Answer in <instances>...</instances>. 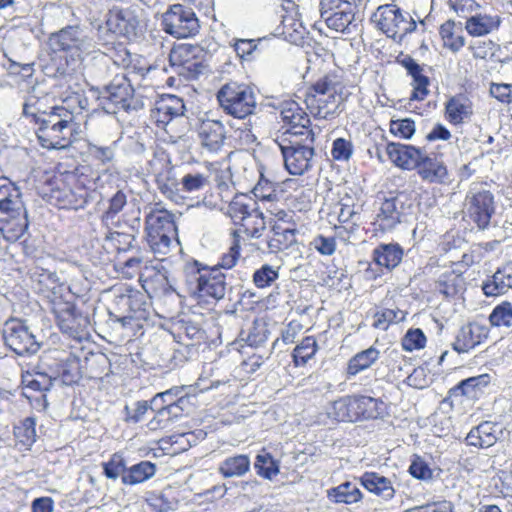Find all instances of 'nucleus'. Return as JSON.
Returning a JSON list of instances; mask_svg holds the SVG:
<instances>
[{"label": "nucleus", "mask_w": 512, "mask_h": 512, "mask_svg": "<svg viewBox=\"0 0 512 512\" xmlns=\"http://www.w3.org/2000/svg\"><path fill=\"white\" fill-rule=\"evenodd\" d=\"M49 45L54 55L44 67V73L53 78L72 75L87 56L97 51L92 30L80 22L68 24L52 33Z\"/></svg>", "instance_id": "nucleus-1"}, {"label": "nucleus", "mask_w": 512, "mask_h": 512, "mask_svg": "<svg viewBox=\"0 0 512 512\" xmlns=\"http://www.w3.org/2000/svg\"><path fill=\"white\" fill-rule=\"evenodd\" d=\"M73 113L63 106L51 107L36 123L37 138L47 149H65L72 143L74 131Z\"/></svg>", "instance_id": "nucleus-2"}, {"label": "nucleus", "mask_w": 512, "mask_h": 512, "mask_svg": "<svg viewBox=\"0 0 512 512\" xmlns=\"http://www.w3.org/2000/svg\"><path fill=\"white\" fill-rule=\"evenodd\" d=\"M291 135H278L275 143L281 151L286 170L291 175H302L313 166L315 132L312 138L301 132H292Z\"/></svg>", "instance_id": "nucleus-3"}, {"label": "nucleus", "mask_w": 512, "mask_h": 512, "mask_svg": "<svg viewBox=\"0 0 512 512\" xmlns=\"http://www.w3.org/2000/svg\"><path fill=\"white\" fill-rule=\"evenodd\" d=\"M340 82L335 75H325L316 81L307 91L305 104L316 118L328 119L337 113L341 96Z\"/></svg>", "instance_id": "nucleus-4"}, {"label": "nucleus", "mask_w": 512, "mask_h": 512, "mask_svg": "<svg viewBox=\"0 0 512 512\" xmlns=\"http://www.w3.org/2000/svg\"><path fill=\"white\" fill-rule=\"evenodd\" d=\"M220 107L228 115L245 119L256 109V95L252 87L245 83L230 81L217 92Z\"/></svg>", "instance_id": "nucleus-5"}, {"label": "nucleus", "mask_w": 512, "mask_h": 512, "mask_svg": "<svg viewBox=\"0 0 512 512\" xmlns=\"http://www.w3.org/2000/svg\"><path fill=\"white\" fill-rule=\"evenodd\" d=\"M4 345L17 356L35 355L42 346L36 329L27 320L11 318L2 329Z\"/></svg>", "instance_id": "nucleus-6"}, {"label": "nucleus", "mask_w": 512, "mask_h": 512, "mask_svg": "<svg viewBox=\"0 0 512 512\" xmlns=\"http://www.w3.org/2000/svg\"><path fill=\"white\" fill-rule=\"evenodd\" d=\"M147 242L155 254L166 255L177 228L174 215L165 209L152 210L145 219Z\"/></svg>", "instance_id": "nucleus-7"}, {"label": "nucleus", "mask_w": 512, "mask_h": 512, "mask_svg": "<svg viewBox=\"0 0 512 512\" xmlns=\"http://www.w3.org/2000/svg\"><path fill=\"white\" fill-rule=\"evenodd\" d=\"M372 21L379 30L396 42H401L407 34L415 31L417 27L416 21L410 14L403 12L395 4L379 6L372 15Z\"/></svg>", "instance_id": "nucleus-8"}, {"label": "nucleus", "mask_w": 512, "mask_h": 512, "mask_svg": "<svg viewBox=\"0 0 512 512\" xmlns=\"http://www.w3.org/2000/svg\"><path fill=\"white\" fill-rule=\"evenodd\" d=\"M466 214L480 230L487 229L496 212L494 195L486 184L472 183L465 198Z\"/></svg>", "instance_id": "nucleus-9"}, {"label": "nucleus", "mask_w": 512, "mask_h": 512, "mask_svg": "<svg viewBox=\"0 0 512 512\" xmlns=\"http://www.w3.org/2000/svg\"><path fill=\"white\" fill-rule=\"evenodd\" d=\"M101 103L107 111L123 109L136 110L138 101L134 99V89L125 75H116L100 93Z\"/></svg>", "instance_id": "nucleus-10"}, {"label": "nucleus", "mask_w": 512, "mask_h": 512, "mask_svg": "<svg viewBox=\"0 0 512 512\" xmlns=\"http://www.w3.org/2000/svg\"><path fill=\"white\" fill-rule=\"evenodd\" d=\"M105 23L106 36L98 37L99 43L103 46L113 43L112 34H118L127 39H134L138 35L139 20L135 11L130 8L112 7L106 15Z\"/></svg>", "instance_id": "nucleus-11"}, {"label": "nucleus", "mask_w": 512, "mask_h": 512, "mask_svg": "<svg viewBox=\"0 0 512 512\" xmlns=\"http://www.w3.org/2000/svg\"><path fill=\"white\" fill-rule=\"evenodd\" d=\"M163 29L175 38H188L195 36L200 28L198 18L191 8L182 4L172 5L163 14Z\"/></svg>", "instance_id": "nucleus-12"}, {"label": "nucleus", "mask_w": 512, "mask_h": 512, "mask_svg": "<svg viewBox=\"0 0 512 512\" xmlns=\"http://www.w3.org/2000/svg\"><path fill=\"white\" fill-rule=\"evenodd\" d=\"M198 277L195 294L206 302L224 298L227 290L226 275L217 266L197 269Z\"/></svg>", "instance_id": "nucleus-13"}, {"label": "nucleus", "mask_w": 512, "mask_h": 512, "mask_svg": "<svg viewBox=\"0 0 512 512\" xmlns=\"http://www.w3.org/2000/svg\"><path fill=\"white\" fill-rule=\"evenodd\" d=\"M201 147L208 153H218L224 145L226 130L219 120H202L197 128Z\"/></svg>", "instance_id": "nucleus-14"}, {"label": "nucleus", "mask_w": 512, "mask_h": 512, "mask_svg": "<svg viewBox=\"0 0 512 512\" xmlns=\"http://www.w3.org/2000/svg\"><path fill=\"white\" fill-rule=\"evenodd\" d=\"M280 117L289 126L280 135L292 136V132H301L312 138L314 131L309 128L310 118L296 102L285 103L280 111Z\"/></svg>", "instance_id": "nucleus-15"}, {"label": "nucleus", "mask_w": 512, "mask_h": 512, "mask_svg": "<svg viewBox=\"0 0 512 512\" xmlns=\"http://www.w3.org/2000/svg\"><path fill=\"white\" fill-rule=\"evenodd\" d=\"M488 335L489 328L486 325L471 322L459 329L452 347L458 353H466L481 344Z\"/></svg>", "instance_id": "nucleus-16"}, {"label": "nucleus", "mask_w": 512, "mask_h": 512, "mask_svg": "<svg viewBox=\"0 0 512 512\" xmlns=\"http://www.w3.org/2000/svg\"><path fill=\"white\" fill-rule=\"evenodd\" d=\"M185 111L183 100L176 95H163L151 109V118L160 125H167L172 119L182 116Z\"/></svg>", "instance_id": "nucleus-17"}, {"label": "nucleus", "mask_w": 512, "mask_h": 512, "mask_svg": "<svg viewBox=\"0 0 512 512\" xmlns=\"http://www.w3.org/2000/svg\"><path fill=\"white\" fill-rule=\"evenodd\" d=\"M405 202L402 196L384 199L376 215V222L382 230H391L402 221Z\"/></svg>", "instance_id": "nucleus-18"}, {"label": "nucleus", "mask_w": 512, "mask_h": 512, "mask_svg": "<svg viewBox=\"0 0 512 512\" xmlns=\"http://www.w3.org/2000/svg\"><path fill=\"white\" fill-rule=\"evenodd\" d=\"M386 153L395 166L404 170H414L423 150L412 145L390 142L386 146Z\"/></svg>", "instance_id": "nucleus-19"}, {"label": "nucleus", "mask_w": 512, "mask_h": 512, "mask_svg": "<svg viewBox=\"0 0 512 512\" xmlns=\"http://www.w3.org/2000/svg\"><path fill=\"white\" fill-rule=\"evenodd\" d=\"M415 170L422 180L429 183H444L448 178L444 162L436 156L428 155L425 151H423Z\"/></svg>", "instance_id": "nucleus-20"}, {"label": "nucleus", "mask_w": 512, "mask_h": 512, "mask_svg": "<svg viewBox=\"0 0 512 512\" xmlns=\"http://www.w3.org/2000/svg\"><path fill=\"white\" fill-rule=\"evenodd\" d=\"M502 434L503 430L500 425L484 421L471 429L466 437V441L471 446L488 448L493 446Z\"/></svg>", "instance_id": "nucleus-21"}, {"label": "nucleus", "mask_w": 512, "mask_h": 512, "mask_svg": "<svg viewBox=\"0 0 512 512\" xmlns=\"http://www.w3.org/2000/svg\"><path fill=\"white\" fill-rule=\"evenodd\" d=\"M399 62L413 79V92L410 96V100H424L429 94L428 86L430 80L423 74V68L409 55H406Z\"/></svg>", "instance_id": "nucleus-22"}, {"label": "nucleus", "mask_w": 512, "mask_h": 512, "mask_svg": "<svg viewBox=\"0 0 512 512\" xmlns=\"http://www.w3.org/2000/svg\"><path fill=\"white\" fill-rule=\"evenodd\" d=\"M199 51L198 46L190 44L178 45L171 50L169 62L172 66L183 67L194 74H198L202 68V64L195 59Z\"/></svg>", "instance_id": "nucleus-23"}, {"label": "nucleus", "mask_w": 512, "mask_h": 512, "mask_svg": "<svg viewBox=\"0 0 512 512\" xmlns=\"http://www.w3.org/2000/svg\"><path fill=\"white\" fill-rule=\"evenodd\" d=\"M501 22V17L496 13H476L467 18L465 29L471 36L481 37L498 30Z\"/></svg>", "instance_id": "nucleus-24"}, {"label": "nucleus", "mask_w": 512, "mask_h": 512, "mask_svg": "<svg viewBox=\"0 0 512 512\" xmlns=\"http://www.w3.org/2000/svg\"><path fill=\"white\" fill-rule=\"evenodd\" d=\"M471 115V102L463 95H456L450 98L445 105L446 119L453 125L463 123Z\"/></svg>", "instance_id": "nucleus-25"}, {"label": "nucleus", "mask_w": 512, "mask_h": 512, "mask_svg": "<svg viewBox=\"0 0 512 512\" xmlns=\"http://www.w3.org/2000/svg\"><path fill=\"white\" fill-rule=\"evenodd\" d=\"M360 482L368 491L385 500H390L394 497L395 490L391 481L376 472L364 473L360 478Z\"/></svg>", "instance_id": "nucleus-26"}, {"label": "nucleus", "mask_w": 512, "mask_h": 512, "mask_svg": "<svg viewBox=\"0 0 512 512\" xmlns=\"http://www.w3.org/2000/svg\"><path fill=\"white\" fill-rule=\"evenodd\" d=\"M352 409L355 421L360 419H376L382 411L383 402L370 396H354L351 397Z\"/></svg>", "instance_id": "nucleus-27"}, {"label": "nucleus", "mask_w": 512, "mask_h": 512, "mask_svg": "<svg viewBox=\"0 0 512 512\" xmlns=\"http://www.w3.org/2000/svg\"><path fill=\"white\" fill-rule=\"evenodd\" d=\"M354 17L353 4H343V8L321 16L329 28L342 33L350 32Z\"/></svg>", "instance_id": "nucleus-28"}, {"label": "nucleus", "mask_w": 512, "mask_h": 512, "mask_svg": "<svg viewBox=\"0 0 512 512\" xmlns=\"http://www.w3.org/2000/svg\"><path fill=\"white\" fill-rule=\"evenodd\" d=\"M403 249L399 244H380L373 251L374 262L387 269H393L401 262Z\"/></svg>", "instance_id": "nucleus-29"}, {"label": "nucleus", "mask_w": 512, "mask_h": 512, "mask_svg": "<svg viewBox=\"0 0 512 512\" xmlns=\"http://www.w3.org/2000/svg\"><path fill=\"white\" fill-rule=\"evenodd\" d=\"M251 466L248 455L239 454L225 458L218 467L219 473L224 478H235L244 476Z\"/></svg>", "instance_id": "nucleus-30"}, {"label": "nucleus", "mask_w": 512, "mask_h": 512, "mask_svg": "<svg viewBox=\"0 0 512 512\" xmlns=\"http://www.w3.org/2000/svg\"><path fill=\"white\" fill-rule=\"evenodd\" d=\"M111 373V362L104 353H90L85 357V375L90 379H103Z\"/></svg>", "instance_id": "nucleus-31"}, {"label": "nucleus", "mask_w": 512, "mask_h": 512, "mask_svg": "<svg viewBox=\"0 0 512 512\" xmlns=\"http://www.w3.org/2000/svg\"><path fill=\"white\" fill-rule=\"evenodd\" d=\"M327 497L334 503L354 504L359 502L363 495L356 483L346 481L327 491Z\"/></svg>", "instance_id": "nucleus-32"}, {"label": "nucleus", "mask_w": 512, "mask_h": 512, "mask_svg": "<svg viewBox=\"0 0 512 512\" xmlns=\"http://www.w3.org/2000/svg\"><path fill=\"white\" fill-rule=\"evenodd\" d=\"M156 465L150 461H141L127 468L123 475L122 483L125 485H136L152 478L156 473Z\"/></svg>", "instance_id": "nucleus-33"}, {"label": "nucleus", "mask_w": 512, "mask_h": 512, "mask_svg": "<svg viewBox=\"0 0 512 512\" xmlns=\"http://www.w3.org/2000/svg\"><path fill=\"white\" fill-rule=\"evenodd\" d=\"M379 358V351L371 346L366 350L358 352L348 362L347 374L355 376L361 371L371 367Z\"/></svg>", "instance_id": "nucleus-34"}, {"label": "nucleus", "mask_w": 512, "mask_h": 512, "mask_svg": "<svg viewBox=\"0 0 512 512\" xmlns=\"http://www.w3.org/2000/svg\"><path fill=\"white\" fill-rule=\"evenodd\" d=\"M23 204L22 194L8 178L0 176V213Z\"/></svg>", "instance_id": "nucleus-35"}, {"label": "nucleus", "mask_w": 512, "mask_h": 512, "mask_svg": "<svg viewBox=\"0 0 512 512\" xmlns=\"http://www.w3.org/2000/svg\"><path fill=\"white\" fill-rule=\"evenodd\" d=\"M46 102L47 97L37 95L36 88L32 87L23 103V115L27 118H31V120L36 124L38 122V118H41V115L47 111Z\"/></svg>", "instance_id": "nucleus-36"}, {"label": "nucleus", "mask_w": 512, "mask_h": 512, "mask_svg": "<svg viewBox=\"0 0 512 512\" xmlns=\"http://www.w3.org/2000/svg\"><path fill=\"white\" fill-rule=\"evenodd\" d=\"M266 219L263 212L256 206L253 212L242 217L241 227L243 232L251 238H259L266 229Z\"/></svg>", "instance_id": "nucleus-37"}, {"label": "nucleus", "mask_w": 512, "mask_h": 512, "mask_svg": "<svg viewBox=\"0 0 512 512\" xmlns=\"http://www.w3.org/2000/svg\"><path fill=\"white\" fill-rule=\"evenodd\" d=\"M488 384V375H479L462 380L457 386L450 390L453 396H467L475 398L477 392Z\"/></svg>", "instance_id": "nucleus-38"}, {"label": "nucleus", "mask_w": 512, "mask_h": 512, "mask_svg": "<svg viewBox=\"0 0 512 512\" xmlns=\"http://www.w3.org/2000/svg\"><path fill=\"white\" fill-rule=\"evenodd\" d=\"M156 184L160 192L168 199L176 201L178 198L179 181L172 168H167L156 176Z\"/></svg>", "instance_id": "nucleus-39"}, {"label": "nucleus", "mask_w": 512, "mask_h": 512, "mask_svg": "<svg viewBox=\"0 0 512 512\" xmlns=\"http://www.w3.org/2000/svg\"><path fill=\"white\" fill-rule=\"evenodd\" d=\"M329 418L340 422H354L351 397H343L335 400L327 409Z\"/></svg>", "instance_id": "nucleus-40"}, {"label": "nucleus", "mask_w": 512, "mask_h": 512, "mask_svg": "<svg viewBox=\"0 0 512 512\" xmlns=\"http://www.w3.org/2000/svg\"><path fill=\"white\" fill-rule=\"evenodd\" d=\"M257 202L244 194L237 195L233 198L228 206V214L235 221L242 223V217H246L256 208Z\"/></svg>", "instance_id": "nucleus-41"}, {"label": "nucleus", "mask_w": 512, "mask_h": 512, "mask_svg": "<svg viewBox=\"0 0 512 512\" xmlns=\"http://www.w3.org/2000/svg\"><path fill=\"white\" fill-rule=\"evenodd\" d=\"M273 237L269 240L268 246L271 250H281L291 245L295 239V229L284 227L281 223L272 226Z\"/></svg>", "instance_id": "nucleus-42"}, {"label": "nucleus", "mask_w": 512, "mask_h": 512, "mask_svg": "<svg viewBox=\"0 0 512 512\" xmlns=\"http://www.w3.org/2000/svg\"><path fill=\"white\" fill-rule=\"evenodd\" d=\"M440 36L444 47L452 52H458L465 45V38L461 34H455V23L452 20L446 21L440 26Z\"/></svg>", "instance_id": "nucleus-43"}, {"label": "nucleus", "mask_w": 512, "mask_h": 512, "mask_svg": "<svg viewBox=\"0 0 512 512\" xmlns=\"http://www.w3.org/2000/svg\"><path fill=\"white\" fill-rule=\"evenodd\" d=\"M317 341L313 336L305 337L293 350V362L296 366L305 365L316 353Z\"/></svg>", "instance_id": "nucleus-44"}, {"label": "nucleus", "mask_w": 512, "mask_h": 512, "mask_svg": "<svg viewBox=\"0 0 512 512\" xmlns=\"http://www.w3.org/2000/svg\"><path fill=\"white\" fill-rule=\"evenodd\" d=\"M254 467L258 475L265 479H272L279 474V463L270 453L262 452L256 456Z\"/></svg>", "instance_id": "nucleus-45"}, {"label": "nucleus", "mask_w": 512, "mask_h": 512, "mask_svg": "<svg viewBox=\"0 0 512 512\" xmlns=\"http://www.w3.org/2000/svg\"><path fill=\"white\" fill-rule=\"evenodd\" d=\"M35 419L27 417L14 426L15 438L25 446L32 445L36 440Z\"/></svg>", "instance_id": "nucleus-46"}, {"label": "nucleus", "mask_w": 512, "mask_h": 512, "mask_svg": "<svg viewBox=\"0 0 512 512\" xmlns=\"http://www.w3.org/2000/svg\"><path fill=\"white\" fill-rule=\"evenodd\" d=\"M406 318V312L395 307L386 308L375 314L374 326L380 329H387L390 324L399 323Z\"/></svg>", "instance_id": "nucleus-47"}, {"label": "nucleus", "mask_w": 512, "mask_h": 512, "mask_svg": "<svg viewBox=\"0 0 512 512\" xmlns=\"http://www.w3.org/2000/svg\"><path fill=\"white\" fill-rule=\"evenodd\" d=\"M188 399L186 397H179L177 401L170 402L165 406L159 407L155 417L150 420L148 426L150 429L155 430L158 428H165L172 420L170 418V413L172 409H177L176 403H186Z\"/></svg>", "instance_id": "nucleus-48"}, {"label": "nucleus", "mask_w": 512, "mask_h": 512, "mask_svg": "<svg viewBox=\"0 0 512 512\" xmlns=\"http://www.w3.org/2000/svg\"><path fill=\"white\" fill-rule=\"evenodd\" d=\"M60 375L63 383L67 385L76 383L82 376L79 358L70 355L63 363Z\"/></svg>", "instance_id": "nucleus-49"}, {"label": "nucleus", "mask_w": 512, "mask_h": 512, "mask_svg": "<svg viewBox=\"0 0 512 512\" xmlns=\"http://www.w3.org/2000/svg\"><path fill=\"white\" fill-rule=\"evenodd\" d=\"M492 326L510 327L512 325V304L510 302H502L497 305L489 316Z\"/></svg>", "instance_id": "nucleus-50"}, {"label": "nucleus", "mask_w": 512, "mask_h": 512, "mask_svg": "<svg viewBox=\"0 0 512 512\" xmlns=\"http://www.w3.org/2000/svg\"><path fill=\"white\" fill-rule=\"evenodd\" d=\"M103 474L111 480H117L119 477L123 478V475L127 472L125 466V460L122 455L114 453L109 461L103 462Z\"/></svg>", "instance_id": "nucleus-51"}, {"label": "nucleus", "mask_w": 512, "mask_h": 512, "mask_svg": "<svg viewBox=\"0 0 512 512\" xmlns=\"http://www.w3.org/2000/svg\"><path fill=\"white\" fill-rule=\"evenodd\" d=\"M22 383L25 388L34 391H49L53 385V379L46 373L27 374L23 376Z\"/></svg>", "instance_id": "nucleus-52"}, {"label": "nucleus", "mask_w": 512, "mask_h": 512, "mask_svg": "<svg viewBox=\"0 0 512 512\" xmlns=\"http://www.w3.org/2000/svg\"><path fill=\"white\" fill-rule=\"evenodd\" d=\"M279 268L264 264L253 274V282L257 288H266L276 281L279 277Z\"/></svg>", "instance_id": "nucleus-53"}, {"label": "nucleus", "mask_w": 512, "mask_h": 512, "mask_svg": "<svg viewBox=\"0 0 512 512\" xmlns=\"http://www.w3.org/2000/svg\"><path fill=\"white\" fill-rule=\"evenodd\" d=\"M508 289H510L509 286L498 271L482 284V290L486 296H498L507 292Z\"/></svg>", "instance_id": "nucleus-54"}, {"label": "nucleus", "mask_w": 512, "mask_h": 512, "mask_svg": "<svg viewBox=\"0 0 512 512\" xmlns=\"http://www.w3.org/2000/svg\"><path fill=\"white\" fill-rule=\"evenodd\" d=\"M426 336L419 328L410 329L402 339V347L405 351L421 349L425 346Z\"/></svg>", "instance_id": "nucleus-55"}, {"label": "nucleus", "mask_w": 512, "mask_h": 512, "mask_svg": "<svg viewBox=\"0 0 512 512\" xmlns=\"http://www.w3.org/2000/svg\"><path fill=\"white\" fill-rule=\"evenodd\" d=\"M390 132L394 136L410 139L415 133V122L410 118L391 120Z\"/></svg>", "instance_id": "nucleus-56"}, {"label": "nucleus", "mask_w": 512, "mask_h": 512, "mask_svg": "<svg viewBox=\"0 0 512 512\" xmlns=\"http://www.w3.org/2000/svg\"><path fill=\"white\" fill-rule=\"evenodd\" d=\"M353 154V144L350 140L337 138L333 141L331 155L336 161H348Z\"/></svg>", "instance_id": "nucleus-57"}, {"label": "nucleus", "mask_w": 512, "mask_h": 512, "mask_svg": "<svg viewBox=\"0 0 512 512\" xmlns=\"http://www.w3.org/2000/svg\"><path fill=\"white\" fill-rule=\"evenodd\" d=\"M410 474L420 480H430L433 471L429 465L419 456H416L409 467Z\"/></svg>", "instance_id": "nucleus-58"}, {"label": "nucleus", "mask_w": 512, "mask_h": 512, "mask_svg": "<svg viewBox=\"0 0 512 512\" xmlns=\"http://www.w3.org/2000/svg\"><path fill=\"white\" fill-rule=\"evenodd\" d=\"M107 239L111 240L114 243V246L119 251H128L136 247V239L132 234H125L120 232H113L107 235Z\"/></svg>", "instance_id": "nucleus-59"}, {"label": "nucleus", "mask_w": 512, "mask_h": 512, "mask_svg": "<svg viewBox=\"0 0 512 512\" xmlns=\"http://www.w3.org/2000/svg\"><path fill=\"white\" fill-rule=\"evenodd\" d=\"M127 197L126 194L118 190L109 200V207L103 215L104 220L113 218L118 214L126 205Z\"/></svg>", "instance_id": "nucleus-60"}, {"label": "nucleus", "mask_w": 512, "mask_h": 512, "mask_svg": "<svg viewBox=\"0 0 512 512\" xmlns=\"http://www.w3.org/2000/svg\"><path fill=\"white\" fill-rule=\"evenodd\" d=\"M182 189L186 192H196L207 184V178L200 173L186 174L182 180Z\"/></svg>", "instance_id": "nucleus-61"}, {"label": "nucleus", "mask_w": 512, "mask_h": 512, "mask_svg": "<svg viewBox=\"0 0 512 512\" xmlns=\"http://www.w3.org/2000/svg\"><path fill=\"white\" fill-rule=\"evenodd\" d=\"M240 257V244L237 239L233 241L227 253H224L220 262L216 265L219 268L231 269Z\"/></svg>", "instance_id": "nucleus-62"}, {"label": "nucleus", "mask_w": 512, "mask_h": 512, "mask_svg": "<svg viewBox=\"0 0 512 512\" xmlns=\"http://www.w3.org/2000/svg\"><path fill=\"white\" fill-rule=\"evenodd\" d=\"M314 248L322 255L330 256L336 250V240L334 237H325L318 235L312 242Z\"/></svg>", "instance_id": "nucleus-63"}, {"label": "nucleus", "mask_w": 512, "mask_h": 512, "mask_svg": "<svg viewBox=\"0 0 512 512\" xmlns=\"http://www.w3.org/2000/svg\"><path fill=\"white\" fill-rule=\"evenodd\" d=\"M490 94L502 103L512 102V85L510 84H495L490 87Z\"/></svg>", "instance_id": "nucleus-64"}]
</instances>
